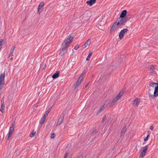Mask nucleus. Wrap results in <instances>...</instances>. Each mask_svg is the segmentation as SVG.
<instances>
[{
  "label": "nucleus",
  "mask_w": 158,
  "mask_h": 158,
  "mask_svg": "<svg viewBox=\"0 0 158 158\" xmlns=\"http://www.w3.org/2000/svg\"><path fill=\"white\" fill-rule=\"evenodd\" d=\"M3 40H2L0 42V46L2 45V43L3 42Z\"/></svg>",
  "instance_id": "41"
},
{
  "label": "nucleus",
  "mask_w": 158,
  "mask_h": 158,
  "mask_svg": "<svg viewBox=\"0 0 158 158\" xmlns=\"http://www.w3.org/2000/svg\"><path fill=\"white\" fill-rule=\"evenodd\" d=\"M15 48V47H13V48H12L10 50V53L9 55V58H10V59L11 60H12L13 59L12 57L10 58V57L13 56V53L14 52V51Z\"/></svg>",
  "instance_id": "14"
},
{
  "label": "nucleus",
  "mask_w": 158,
  "mask_h": 158,
  "mask_svg": "<svg viewBox=\"0 0 158 158\" xmlns=\"http://www.w3.org/2000/svg\"><path fill=\"white\" fill-rule=\"evenodd\" d=\"M97 132L96 130H95L92 133L93 135L95 134Z\"/></svg>",
  "instance_id": "33"
},
{
  "label": "nucleus",
  "mask_w": 158,
  "mask_h": 158,
  "mask_svg": "<svg viewBox=\"0 0 158 158\" xmlns=\"http://www.w3.org/2000/svg\"><path fill=\"white\" fill-rule=\"evenodd\" d=\"M119 97L118 96H116L110 104V106L111 107L114 105L115 103L119 100Z\"/></svg>",
  "instance_id": "8"
},
{
  "label": "nucleus",
  "mask_w": 158,
  "mask_h": 158,
  "mask_svg": "<svg viewBox=\"0 0 158 158\" xmlns=\"http://www.w3.org/2000/svg\"><path fill=\"white\" fill-rule=\"evenodd\" d=\"M127 12L126 10H123L121 13L119 17L125 18L127 15Z\"/></svg>",
  "instance_id": "13"
},
{
  "label": "nucleus",
  "mask_w": 158,
  "mask_h": 158,
  "mask_svg": "<svg viewBox=\"0 0 158 158\" xmlns=\"http://www.w3.org/2000/svg\"><path fill=\"white\" fill-rule=\"evenodd\" d=\"M133 104H134L136 106H137L140 102V100L138 98H136L133 101Z\"/></svg>",
  "instance_id": "10"
},
{
  "label": "nucleus",
  "mask_w": 158,
  "mask_h": 158,
  "mask_svg": "<svg viewBox=\"0 0 158 158\" xmlns=\"http://www.w3.org/2000/svg\"><path fill=\"white\" fill-rule=\"evenodd\" d=\"M126 131V128L125 127H123L121 131V135H123L124 134Z\"/></svg>",
  "instance_id": "18"
},
{
  "label": "nucleus",
  "mask_w": 158,
  "mask_h": 158,
  "mask_svg": "<svg viewBox=\"0 0 158 158\" xmlns=\"http://www.w3.org/2000/svg\"><path fill=\"white\" fill-rule=\"evenodd\" d=\"M73 37L71 35L69 36L67 39H65L63 43L62 48L60 50L59 54L61 56H62L66 53L67 49L72 42L73 40Z\"/></svg>",
  "instance_id": "1"
},
{
  "label": "nucleus",
  "mask_w": 158,
  "mask_h": 158,
  "mask_svg": "<svg viewBox=\"0 0 158 158\" xmlns=\"http://www.w3.org/2000/svg\"><path fill=\"white\" fill-rule=\"evenodd\" d=\"M46 118L44 117L43 116V117H42L41 119V120L40 121V124H42L45 121V119Z\"/></svg>",
  "instance_id": "22"
},
{
  "label": "nucleus",
  "mask_w": 158,
  "mask_h": 158,
  "mask_svg": "<svg viewBox=\"0 0 158 158\" xmlns=\"http://www.w3.org/2000/svg\"><path fill=\"white\" fill-rule=\"evenodd\" d=\"M119 24V27L122 28V26L125 25V23L127 21V19L126 18H122L119 17L117 19Z\"/></svg>",
  "instance_id": "3"
},
{
  "label": "nucleus",
  "mask_w": 158,
  "mask_h": 158,
  "mask_svg": "<svg viewBox=\"0 0 158 158\" xmlns=\"http://www.w3.org/2000/svg\"><path fill=\"white\" fill-rule=\"evenodd\" d=\"M60 74V72L59 71H57L56 73H55L52 76V77L53 79H55Z\"/></svg>",
  "instance_id": "17"
},
{
  "label": "nucleus",
  "mask_w": 158,
  "mask_h": 158,
  "mask_svg": "<svg viewBox=\"0 0 158 158\" xmlns=\"http://www.w3.org/2000/svg\"><path fill=\"white\" fill-rule=\"evenodd\" d=\"M106 115H105L104 117H103V118H102V123H103V122L104 121V120L106 119Z\"/></svg>",
  "instance_id": "31"
},
{
  "label": "nucleus",
  "mask_w": 158,
  "mask_h": 158,
  "mask_svg": "<svg viewBox=\"0 0 158 158\" xmlns=\"http://www.w3.org/2000/svg\"><path fill=\"white\" fill-rule=\"evenodd\" d=\"M51 110V109L50 108H48V110L46 111L44 114L43 116V117L46 118L48 114L49 113Z\"/></svg>",
  "instance_id": "20"
},
{
  "label": "nucleus",
  "mask_w": 158,
  "mask_h": 158,
  "mask_svg": "<svg viewBox=\"0 0 158 158\" xmlns=\"http://www.w3.org/2000/svg\"><path fill=\"white\" fill-rule=\"evenodd\" d=\"M152 84H154V85H157V83L152 82Z\"/></svg>",
  "instance_id": "43"
},
{
  "label": "nucleus",
  "mask_w": 158,
  "mask_h": 158,
  "mask_svg": "<svg viewBox=\"0 0 158 158\" xmlns=\"http://www.w3.org/2000/svg\"><path fill=\"white\" fill-rule=\"evenodd\" d=\"M153 128H154V127H153V126H150V129L151 130H153Z\"/></svg>",
  "instance_id": "40"
},
{
  "label": "nucleus",
  "mask_w": 158,
  "mask_h": 158,
  "mask_svg": "<svg viewBox=\"0 0 158 158\" xmlns=\"http://www.w3.org/2000/svg\"><path fill=\"white\" fill-rule=\"evenodd\" d=\"M92 52H90L88 56H87L86 58V60L87 61H88L89 60L90 58L91 57V56L92 55Z\"/></svg>",
  "instance_id": "23"
},
{
  "label": "nucleus",
  "mask_w": 158,
  "mask_h": 158,
  "mask_svg": "<svg viewBox=\"0 0 158 158\" xmlns=\"http://www.w3.org/2000/svg\"><path fill=\"white\" fill-rule=\"evenodd\" d=\"M14 126L13 124H12V126H10L9 128V131L7 135V136L6 137V139L7 140L9 139L10 138L12 133L14 131Z\"/></svg>",
  "instance_id": "5"
},
{
  "label": "nucleus",
  "mask_w": 158,
  "mask_h": 158,
  "mask_svg": "<svg viewBox=\"0 0 158 158\" xmlns=\"http://www.w3.org/2000/svg\"><path fill=\"white\" fill-rule=\"evenodd\" d=\"M2 139V138H1V136H0V141Z\"/></svg>",
  "instance_id": "45"
},
{
  "label": "nucleus",
  "mask_w": 158,
  "mask_h": 158,
  "mask_svg": "<svg viewBox=\"0 0 158 158\" xmlns=\"http://www.w3.org/2000/svg\"><path fill=\"white\" fill-rule=\"evenodd\" d=\"M91 41L89 39L85 43L84 46L85 48L88 45H89L90 44Z\"/></svg>",
  "instance_id": "19"
},
{
  "label": "nucleus",
  "mask_w": 158,
  "mask_h": 158,
  "mask_svg": "<svg viewBox=\"0 0 158 158\" xmlns=\"http://www.w3.org/2000/svg\"><path fill=\"white\" fill-rule=\"evenodd\" d=\"M128 31V30L127 28H125L123 29V30H122L120 31L119 35V39H122L123 38L124 34L125 33H127Z\"/></svg>",
  "instance_id": "6"
},
{
  "label": "nucleus",
  "mask_w": 158,
  "mask_h": 158,
  "mask_svg": "<svg viewBox=\"0 0 158 158\" xmlns=\"http://www.w3.org/2000/svg\"><path fill=\"white\" fill-rule=\"evenodd\" d=\"M84 74L83 73H82L81 74V76L79 78L83 80V77Z\"/></svg>",
  "instance_id": "30"
},
{
  "label": "nucleus",
  "mask_w": 158,
  "mask_h": 158,
  "mask_svg": "<svg viewBox=\"0 0 158 158\" xmlns=\"http://www.w3.org/2000/svg\"><path fill=\"white\" fill-rule=\"evenodd\" d=\"M156 66V65H151L150 66V71L151 73H156V71L154 70L155 69Z\"/></svg>",
  "instance_id": "12"
},
{
  "label": "nucleus",
  "mask_w": 158,
  "mask_h": 158,
  "mask_svg": "<svg viewBox=\"0 0 158 158\" xmlns=\"http://www.w3.org/2000/svg\"><path fill=\"white\" fill-rule=\"evenodd\" d=\"M35 132H31L30 135V137H33L35 135Z\"/></svg>",
  "instance_id": "26"
},
{
  "label": "nucleus",
  "mask_w": 158,
  "mask_h": 158,
  "mask_svg": "<svg viewBox=\"0 0 158 158\" xmlns=\"http://www.w3.org/2000/svg\"><path fill=\"white\" fill-rule=\"evenodd\" d=\"M44 5V3L43 2H41L39 4L38 8L37 14L40 15V12L43 10V7Z\"/></svg>",
  "instance_id": "7"
},
{
  "label": "nucleus",
  "mask_w": 158,
  "mask_h": 158,
  "mask_svg": "<svg viewBox=\"0 0 158 158\" xmlns=\"http://www.w3.org/2000/svg\"><path fill=\"white\" fill-rule=\"evenodd\" d=\"M153 90H154L153 88L152 89H149L148 92L149 96L153 99L155 97H156L158 96V86H157L155 88L154 95H153L152 94L153 93Z\"/></svg>",
  "instance_id": "2"
},
{
  "label": "nucleus",
  "mask_w": 158,
  "mask_h": 158,
  "mask_svg": "<svg viewBox=\"0 0 158 158\" xmlns=\"http://www.w3.org/2000/svg\"><path fill=\"white\" fill-rule=\"evenodd\" d=\"M89 84V83H87L86 84V85H85V88H86V87L88 86V85Z\"/></svg>",
  "instance_id": "42"
},
{
  "label": "nucleus",
  "mask_w": 158,
  "mask_h": 158,
  "mask_svg": "<svg viewBox=\"0 0 158 158\" xmlns=\"http://www.w3.org/2000/svg\"><path fill=\"white\" fill-rule=\"evenodd\" d=\"M107 106V104L106 103H104L103 106H102L99 109L98 111L96 113V115H99L102 111Z\"/></svg>",
  "instance_id": "11"
},
{
  "label": "nucleus",
  "mask_w": 158,
  "mask_h": 158,
  "mask_svg": "<svg viewBox=\"0 0 158 158\" xmlns=\"http://www.w3.org/2000/svg\"><path fill=\"white\" fill-rule=\"evenodd\" d=\"M157 85H158V83H157Z\"/></svg>",
  "instance_id": "46"
},
{
  "label": "nucleus",
  "mask_w": 158,
  "mask_h": 158,
  "mask_svg": "<svg viewBox=\"0 0 158 158\" xmlns=\"http://www.w3.org/2000/svg\"><path fill=\"white\" fill-rule=\"evenodd\" d=\"M82 80V79H80V78H79L77 81L75 85V88H76L77 86H78L81 83V81Z\"/></svg>",
  "instance_id": "16"
},
{
  "label": "nucleus",
  "mask_w": 158,
  "mask_h": 158,
  "mask_svg": "<svg viewBox=\"0 0 158 158\" xmlns=\"http://www.w3.org/2000/svg\"><path fill=\"white\" fill-rule=\"evenodd\" d=\"M79 48L78 45H76L74 48V49L76 50H77Z\"/></svg>",
  "instance_id": "36"
},
{
  "label": "nucleus",
  "mask_w": 158,
  "mask_h": 158,
  "mask_svg": "<svg viewBox=\"0 0 158 158\" xmlns=\"http://www.w3.org/2000/svg\"><path fill=\"white\" fill-rule=\"evenodd\" d=\"M5 76V74L4 73L0 75V90L2 89L4 85Z\"/></svg>",
  "instance_id": "4"
},
{
  "label": "nucleus",
  "mask_w": 158,
  "mask_h": 158,
  "mask_svg": "<svg viewBox=\"0 0 158 158\" xmlns=\"http://www.w3.org/2000/svg\"><path fill=\"white\" fill-rule=\"evenodd\" d=\"M1 108H5V106L4 103H3V104H1Z\"/></svg>",
  "instance_id": "38"
},
{
  "label": "nucleus",
  "mask_w": 158,
  "mask_h": 158,
  "mask_svg": "<svg viewBox=\"0 0 158 158\" xmlns=\"http://www.w3.org/2000/svg\"><path fill=\"white\" fill-rule=\"evenodd\" d=\"M148 146H146L143 149V151L145 152H146L147 149H148Z\"/></svg>",
  "instance_id": "27"
},
{
  "label": "nucleus",
  "mask_w": 158,
  "mask_h": 158,
  "mask_svg": "<svg viewBox=\"0 0 158 158\" xmlns=\"http://www.w3.org/2000/svg\"><path fill=\"white\" fill-rule=\"evenodd\" d=\"M96 0H90L86 2V3L90 6H92L93 4L95 3Z\"/></svg>",
  "instance_id": "15"
},
{
  "label": "nucleus",
  "mask_w": 158,
  "mask_h": 158,
  "mask_svg": "<svg viewBox=\"0 0 158 158\" xmlns=\"http://www.w3.org/2000/svg\"><path fill=\"white\" fill-rule=\"evenodd\" d=\"M86 73V70H84L82 72L83 73L85 74Z\"/></svg>",
  "instance_id": "44"
},
{
  "label": "nucleus",
  "mask_w": 158,
  "mask_h": 158,
  "mask_svg": "<svg viewBox=\"0 0 158 158\" xmlns=\"http://www.w3.org/2000/svg\"><path fill=\"white\" fill-rule=\"evenodd\" d=\"M118 23H118L117 20H116V21L114 23L112 27H115L116 26H118V27H119V24Z\"/></svg>",
  "instance_id": "21"
},
{
  "label": "nucleus",
  "mask_w": 158,
  "mask_h": 158,
  "mask_svg": "<svg viewBox=\"0 0 158 158\" xmlns=\"http://www.w3.org/2000/svg\"><path fill=\"white\" fill-rule=\"evenodd\" d=\"M149 136H150V135L149 134L144 139V140L145 141H146L147 140H148V139L149 137Z\"/></svg>",
  "instance_id": "28"
},
{
  "label": "nucleus",
  "mask_w": 158,
  "mask_h": 158,
  "mask_svg": "<svg viewBox=\"0 0 158 158\" xmlns=\"http://www.w3.org/2000/svg\"><path fill=\"white\" fill-rule=\"evenodd\" d=\"M124 92L123 91H121L117 95L119 97V98L122 96Z\"/></svg>",
  "instance_id": "25"
},
{
  "label": "nucleus",
  "mask_w": 158,
  "mask_h": 158,
  "mask_svg": "<svg viewBox=\"0 0 158 158\" xmlns=\"http://www.w3.org/2000/svg\"><path fill=\"white\" fill-rule=\"evenodd\" d=\"M1 104H3L4 103V98H3L2 99H1Z\"/></svg>",
  "instance_id": "34"
},
{
  "label": "nucleus",
  "mask_w": 158,
  "mask_h": 158,
  "mask_svg": "<svg viewBox=\"0 0 158 158\" xmlns=\"http://www.w3.org/2000/svg\"><path fill=\"white\" fill-rule=\"evenodd\" d=\"M115 29V27H112L111 28V29L110 30V31L111 32H113L114 31V30Z\"/></svg>",
  "instance_id": "29"
},
{
  "label": "nucleus",
  "mask_w": 158,
  "mask_h": 158,
  "mask_svg": "<svg viewBox=\"0 0 158 158\" xmlns=\"http://www.w3.org/2000/svg\"><path fill=\"white\" fill-rule=\"evenodd\" d=\"M4 108H1V109H0L1 111L2 112V113H3V112H4Z\"/></svg>",
  "instance_id": "35"
},
{
  "label": "nucleus",
  "mask_w": 158,
  "mask_h": 158,
  "mask_svg": "<svg viewBox=\"0 0 158 158\" xmlns=\"http://www.w3.org/2000/svg\"><path fill=\"white\" fill-rule=\"evenodd\" d=\"M154 84H152V82H151L150 85V86L152 87H154Z\"/></svg>",
  "instance_id": "39"
},
{
  "label": "nucleus",
  "mask_w": 158,
  "mask_h": 158,
  "mask_svg": "<svg viewBox=\"0 0 158 158\" xmlns=\"http://www.w3.org/2000/svg\"><path fill=\"white\" fill-rule=\"evenodd\" d=\"M64 115L63 114H61L60 116V117L59 118L58 121L57 123V126H58L59 125H60L61 123L62 122L63 120L64 119Z\"/></svg>",
  "instance_id": "9"
},
{
  "label": "nucleus",
  "mask_w": 158,
  "mask_h": 158,
  "mask_svg": "<svg viewBox=\"0 0 158 158\" xmlns=\"http://www.w3.org/2000/svg\"><path fill=\"white\" fill-rule=\"evenodd\" d=\"M55 134L54 133H53L52 134V135H51V139H53V138H54V137H55Z\"/></svg>",
  "instance_id": "32"
},
{
  "label": "nucleus",
  "mask_w": 158,
  "mask_h": 158,
  "mask_svg": "<svg viewBox=\"0 0 158 158\" xmlns=\"http://www.w3.org/2000/svg\"><path fill=\"white\" fill-rule=\"evenodd\" d=\"M68 155H69L68 153H66L64 158H67V157L68 156Z\"/></svg>",
  "instance_id": "37"
},
{
  "label": "nucleus",
  "mask_w": 158,
  "mask_h": 158,
  "mask_svg": "<svg viewBox=\"0 0 158 158\" xmlns=\"http://www.w3.org/2000/svg\"><path fill=\"white\" fill-rule=\"evenodd\" d=\"M146 153V152L143 151V152L140 153V157H143L145 156Z\"/></svg>",
  "instance_id": "24"
}]
</instances>
